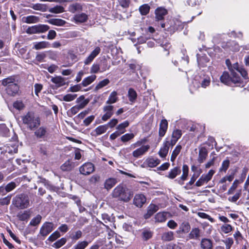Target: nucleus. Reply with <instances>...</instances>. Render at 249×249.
Here are the masks:
<instances>
[{"label":"nucleus","instance_id":"nucleus-1","mask_svg":"<svg viewBox=\"0 0 249 249\" xmlns=\"http://www.w3.org/2000/svg\"><path fill=\"white\" fill-rule=\"evenodd\" d=\"M133 196V191L123 184L118 185L112 192L113 197L125 202L129 201Z\"/></svg>","mask_w":249,"mask_h":249},{"label":"nucleus","instance_id":"nucleus-2","mask_svg":"<svg viewBox=\"0 0 249 249\" xmlns=\"http://www.w3.org/2000/svg\"><path fill=\"white\" fill-rule=\"evenodd\" d=\"M23 124L30 130H35L40 125V118L34 113L29 112L21 117Z\"/></svg>","mask_w":249,"mask_h":249},{"label":"nucleus","instance_id":"nucleus-3","mask_svg":"<svg viewBox=\"0 0 249 249\" xmlns=\"http://www.w3.org/2000/svg\"><path fill=\"white\" fill-rule=\"evenodd\" d=\"M13 204L20 209H24L29 206L30 200L28 196L21 194L16 196L13 199Z\"/></svg>","mask_w":249,"mask_h":249},{"label":"nucleus","instance_id":"nucleus-4","mask_svg":"<svg viewBox=\"0 0 249 249\" xmlns=\"http://www.w3.org/2000/svg\"><path fill=\"white\" fill-rule=\"evenodd\" d=\"M49 27L47 25L38 24L29 27L27 33L30 34L43 33L47 31Z\"/></svg>","mask_w":249,"mask_h":249},{"label":"nucleus","instance_id":"nucleus-5","mask_svg":"<svg viewBox=\"0 0 249 249\" xmlns=\"http://www.w3.org/2000/svg\"><path fill=\"white\" fill-rule=\"evenodd\" d=\"M214 173L215 171L212 169L210 170L207 174L202 175L199 179L196 182L195 184L196 186L197 187H200L205 184H206L211 180Z\"/></svg>","mask_w":249,"mask_h":249},{"label":"nucleus","instance_id":"nucleus-6","mask_svg":"<svg viewBox=\"0 0 249 249\" xmlns=\"http://www.w3.org/2000/svg\"><path fill=\"white\" fill-rule=\"evenodd\" d=\"M94 171V166L91 162L84 163L79 168V171L81 174L88 175Z\"/></svg>","mask_w":249,"mask_h":249},{"label":"nucleus","instance_id":"nucleus-7","mask_svg":"<svg viewBox=\"0 0 249 249\" xmlns=\"http://www.w3.org/2000/svg\"><path fill=\"white\" fill-rule=\"evenodd\" d=\"M146 201L145 196L142 194H136L133 198V204L138 208H142Z\"/></svg>","mask_w":249,"mask_h":249},{"label":"nucleus","instance_id":"nucleus-8","mask_svg":"<svg viewBox=\"0 0 249 249\" xmlns=\"http://www.w3.org/2000/svg\"><path fill=\"white\" fill-rule=\"evenodd\" d=\"M150 149L149 145H143L136 149L132 152V156L135 158H138L144 155Z\"/></svg>","mask_w":249,"mask_h":249},{"label":"nucleus","instance_id":"nucleus-9","mask_svg":"<svg viewBox=\"0 0 249 249\" xmlns=\"http://www.w3.org/2000/svg\"><path fill=\"white\" fill-rule=\"evenodd\" d=\"M53 230V224L50 222L44 223L40 230V233L43 236H47Z\"/></svg>","mask_w":249,"mask_h":249},{"label":"nucleus","instance_id":"nucleus-10","mask_svg":"<svg viewBox=\"0 0 249 249\" xmlns=\"http://www.w3.org/2000/svg\"><path fill=\"white\" fill-rule=\"evenodd\" d=\"M101 49L99 47H96L95 49L90 53L89 56L85 60L84 64L89 65L90 63L95 57L100 53Z\"/></svg>","mask_w":249,"mask_h":249},{"label":"nucleus","instance_id":"nucleus-11","mask_svg":"<svg viewBox=\"0 0 249 249\" xmlns=\"http://www.w3.org/2000/svg\"><path fill=\"white\" fill-rule=\"evenodd\" d=\"M168 128V122L166 119H162L160 123L159 135L160 137L164 136Z\"/></svg>","mask_w":249,"mask_h":249},{"label":"nucleus","instance_id":"nucleus-12","mask_svg":"<svg viewBox=\"0 0 249 249\" xmlns=\"http://www.w3.org/2000/svg\"><path fill=\"white\" fill-rule=\"evenodd\" d=\"M158 210V206L154 204H150L147 208V213L144 215V218L148 219L150 218Z\"/></svg>","mask_w":249,"mask_h":249},{"label":"nucleus","instance_id":"nucleus-13","mask_svg":"<svg viewBox=\"0 0 249 249\" xmlns=\"http://www.w3.org/2000/svg\"><path fill=\"white\" fill-rule=\"evenodd\" d=\"M168 13L167 10L163 7H158L155 10L156 18L157 20L164 19V17Z\"/></svg>","mask_w":249,"mask_h":249},{"label":"nucleus","instance_id":"nucleus-14","mask_svg":"<svg viewBox=\"0 0 249 249\" xmlns=\"http://www.w3.org/2000/svg\"><path fill=\"white\" fill-rule=\"evenodd\" d=\"M108 129V124L102 125L96 127L91 133L92 136L96 137L105 133Z\"/></svg>","mask_w":249,"mask_h":249},{"label":"nucleus","instance_id":"nucleus-15","mask_svg":"<svg viewBox=\"0 0 249 249\" xmlns=\"http://www.w3.org/2000/svg\"><path fill=\"white\" fill-rule=\"evenodd\" d=\"M89 99H85L84 95H81L76 99V103L77 106L81 109H83L89 103Z\"/></svg>","mask_w":249,"mask_h":249},{"label":"nucleus","instance_id":"nucleus-16","mask_svg":"<svg viewBox=\"0 0 249 249\" xmlns=\"http://www.w3.org/2000/svg\"><path fill=\"white\" fill-rule=\"evenodd\" d=\"M6 92L8 94L11 96H15L17 94L19 90V87L17 84H12V85H9V86L7 87Z\"/></svg>","mask_w":249,"mask_h":249},{"label":"nucleus","instance_id":"nucleus-17","mask_svg":"<svg viewBox=\"0 0 249 249\" xmlns=\"http://www.w3.org/2000/svg\"><path fill=\"white\" fill-rule=\"evenodd\" d=\"M168 143L167 142H163V144L158 152V154L160 158H165L167 156L169 150V148L168 147Z\"/></svg>","mask_w":249,"mask_h":249},{"label":"nucleus","instance_id":"nucleus-18","mask_svg":"<svg viewBox=\"0 0 249 249\" xmlns=\"http://www.w3.org/2000/svg\"><path fill=\"white\" fill-rule=\"evenodd\" d=\"M182 172V175L180 177V179L178 181V183L180 185H182L183 184V181L186 180L188 176L189 167L187 165L184 164L183 165Z\"/></svg>","mask_w":249,"mask_h":249},{"label":"nucleus","instance_id":"nucleus-19","mask_svg":"<svg viewBox=\"0 0 249 249\" xmlns=\"http://www.w3.org/2000/svg\"><path fill=\"white\" fill-rule=\"evenodd\" d=\"M51 81L55 84L57 88L62 87L66 84L64 78L60 76L52 77Z\"/></svg>","mask_w":249,"mask_h":249},{"label":"nucleus","instance_id":"nucleus-20","mask_svg":"<svg viewBox=\"0 0 249 249\" xmlns=\"http://www.w3.org/2000/svg\"><path fill=\"white\" fill-rule=\"evenodd\" d=\"M207 155H208V151H207V149L204 147H201L199 149V155H198V160H197L200 163L203 162V161L206 159V158L207 157Z\"/></svg>","mask_w":249,"mask_h":249},{"label":"nucleus","instance_id":"nucleus-21","mask_svg":"<svg viewBox=\"0 0 249 249\" xmlns=\"http://www.w3.org/2000/svg\"><path fill=\"white\" fill-rule=\"evenodd\" d=\"M160 160L158 158H149L146 160L145 163L149 167L153 168L160 163Z\"/></svg>","mask_w":249,"mask_h":249},{"label":"nucleus","instance_id":"nucleus-22","mask_svg":"<svg viewBox=\"0 0 249 249\" xmlns=\"http://www.w3.org/2000/svg\"><path fill=\"white\" fill-rule=\"evenodd\" d=\"M47 133V129L44 126L36 128L34 132L35 136L38 139L44 138Z\"/></svg>","mask_w":249,"mask_h":249},{"label":"nucleus","instance_id":"nucleus-23","mask_svg":"<svg viewBox=\"0 0 249 249\" xmlns=\"http://www.w3.org/2000/svg\"><path fill=\"white\" fill-rule=\"evenodd\" d=\"M201 236L200 230L197 228H193L190 233L189 234L188 237L191 239H198Z\"/></svg>","mask_w":249,"mask_h":249},{"label":"nucleus","instance_id":"nucleus-24","mask_svg":"<svg viewBox=\"0 0 249 249\" xmlns=\"http://www.w3.org/2000/svg\"><path fill=\"white\" fill-rule=\"evenodd\" d=\"M117 183V179L115 178H109L105 182L104 187L107 190L111 189Z\"/></svg>","mask_w":249,"mask_h":249},{"label":"nucleus","instance_id":"nucleus-25","mask_svg":"<svg viewBox=\"0 0 249 249\" xmlns=\"http://www.w3.org/2000/svg\"><path fill=\"white\" fill-rule=\"evenodd\" d=\"M31 7L33 8L34 10L40 11L42 12H46L48 11V6L45 4L42 3H36L33 4Z\"/></svg>","mask_w":249,"mask_h":249},{"label":"nucleus","instance_id":"nucleus-26","mask_svg":"<svg viewBox=\"0 0 249 249\" xmlns=\"http://www.w3.org/2000/svg\"><path fill=\"white\" fill-rule=\"evenodd\" d=\"M167 213L166 212H159L155 216V219L156 222H163L166 220Z\"/></svg>","mask_w":249,"mask_h":249},{"label":"nucleus","instance_id":"nucleus-27","mask_svg":"<svg viewBox=\"0 0 249 249\" xmlns=\"http://www.w3.org/2000/svg\"><path fill=\"white\" fill-rule=\"evenodd\" d=\"M74 167V163L69 160L61 166V169L64 171H68L72 170Z\"/></svg>","mask_w":249,"mask_h":249},{"label":"nucleus","instance_id":"nucleus-28","mask_svg":"<svg viewBox=\"0 0 249 249\" xmlns=\"http://www.w3.org/2000/svg\"><path fill=\"white\" fill-rule=\"evenodd\" d=\"M74 19L76 22H85L88 19V16L85 13L78 14L74 16Z\"/></svg>","mask_w":249,"mask_h":249},{"label":"nucleus","instance_id":"nucleus-29","mask_svg":"<svg viewBox=\"0 0 249 249\" xmlns=\"http://www.w3.org/2000/svg\"><path fill=\"white\" fill-rule=\"evenodd\" d=\"M69 10L73 13L79 12L82 10V6L79 3H74L70 5Z\"/></svg>","mask_w":249,"mask_h":249},{"label":"nucleus","instance_id":"nucleus-30","mask_svg":"<svg viewBox=\"0 0 249 249\" xmlns=\"http://www.w3.org/2000/svg\"><path fill=\"white\" fill-rule=\"evenodd\" d=\"M181 172L179 167H176L170 170L167 177L170 179L175 178Z\"/></svg>","mask_w":249,"mask_h":249},{"label":"nucleus","instance_id":"nucleus-31","mask_svg":"<svg viewBox=\"0 0 249 249\" xmlns=\"http://www.w3.org/2000/svg\"><path fill=\"white\" fill-rule=\"evenodd\" d=\"M50 47V43L47 41H41L34 44V49L38 50Z\"/></svg>","mask_w":249,"mask_h":249},{"label":"nucleus","instance_id":"nucleus-32","mask_svg":"<svg viewBox=\"0 0 249 249\" xmlns=\"http://www.w3.org/2000/svg\"><path fill=\"white\" fill-rule=\"evenodd\" d=\"M212 242L211 240L207 238L202 239L201 242V247L203 249H212Z\"/></svg>","mask_w":249,"mask_h":249},{"label":"nucleus","instance_id":"nucleus-33","mask_svg":"<svg viewBox=\"0 0 249 249\" xmlns=\"http://www.w3.org/2000/svg\"><path fill=\"white\" fill-rule=\"evenodd\" d=\"M128 97L129 100L131 102L134 103L137 99V93L133 89L130 88L128 91Z\"/></svg>","mask_w":249,"mask_h":249},{"label":"nucleus","instance_id":"nucleus-34","mask_svg":"<svg viewBox=\"0 0 249 249\" xmlns=\"http://www.w3.org/2000/svg\"><path fill=\"white\" fill-rule=\"evenodd\" d=\"M96 78V76L95 75H91L85 78L82 83L81 85L83 87H86L93 82Z\"/></svg>","mask_w":249,"mask_h":249},{"label":"nucleus","instance_id":"nucleus-35","mask_svg":"<svg viewBox=\"0 0 249 249\" xmlns=\"http://www.w3.org/2000/svg\"><path fill=\"white\" fill-rule=\"evenodd\" d=\"M24 21L28 24L37 23L39 20V18L35 16H29L24 18Z\"/></svg>","mask_w":249,"mask_h":249},{"label":"nucleus","instance_id":"nucleus-36","mask_svg":"<svg viewBox=\"0 0 249 249\" xmlns=\"http://www.w3.org/2000/svg\"><path fill=\"white\" fill-rule=\"evenodd\" d=\"M118 101L117 93L115 91H112L108 98L106 103L107 104H111L116 103Z\"/></svg>","mask_w":249,"mask_h":249},{"label":"nucleus","instance_id":"nucleus-37","mask_svg":"<svg viewBox=\"0 0 249 249\" xmlns=\"http://www.w3.org/2000/svg\"><path fill=\"white\" fill-rule=\"evenodd\" d=\"M48 22L56 26H63L66 23L65 20L59 18L50 19L48 20Z\"/></svg>","mask_w":249,"mask_h":249},{"label":"nucleus","instance_id":"nucleus-38","mask_svg":"<svg viewBox=\"0 0 249 249\" xmlns=\"http://www.w3.org/2000/svg\"><path fill=\"white\" fill-rule=\"evenodd\" d=\"M161 239L165 241H170L174 239V233L170 231L163 233L161 236Z\"/></svg>","mask_w":249,"mask_h":249},{"label":"nucleus","instance_id":"nucleus-39","mask_svg":"<svg viewBox=\"0 0 249 249\" xmlns=\"http://www.w3.org/2000/svg\"><path fill=\"white\" fill-rule=\"evenodd\" d=\"M49 12L54 14H59L64 12V8L61 5H56L53 7L48 9Z\"/></svg>","mask_w":249,"mask_h":249},{"label":"nucleus","instance_id":"nucleus-40","mask_svg":"<svg viewBox=\"0 0 249 249\" xmlns=\"http://www.w3.org/2000/svg\"><path fill=\"white\" fill-rule=\"evenodd\" d=\"M77 96L76 94L68 93L63 96L60 100L65 102H71L73 101Z\"/></svg>","mask_w":249,"mask_h":249},{"label":"nucleus","instance_id":"nucleus-41","mask_svg":"<svg viewBox=\"0 0 249 249\" xmlns=\"http://www.w3.org/2000/svg\"><path fill=\"white\" fill-rule=\"evenodd\" d=\"M182 149V146L180 145H178L174 150H173L171 157V160L172 161H174L175 159H176L178 155L179 154L180 152V151Z\"/></svg>","mask_w":249,"mask_h":249},{"label":"nucleus","instance_id":"nucleus-42","mask_svg":"<svg viewBox=\"0 0 249 249\" xmlns=\"http://www.w3.org/2000/svg\"><path fill=\"white\" fill-rule=\"evenodd\" d=\"M220 80L222 83L226 85H229L230 84L231 81V79L228 73L224 72H223V74L220 76Z\"/></svg>","mask_w":249,"mask_h":249},{"label":"nucleus","instance_id":"nucleus-43","mask_svg":"<svg viewBox=\"0 0 249 249\" xmlns=\"http://www.w3.org/2000/svg\"><path fill=\"white\" fill-rule=\"evenodd\" d=\"M17 217L21 221H25L30 218V214L28 211H25L23 212L19 213L17 215Z\"/></svg>","mask_w":249,"mask_h":249},{"label":"nucleus","instance_id":"nucleus-44","mask_svg":"<svg viewBox=\"0 0 249 249\" xmlns=\"http://www.w3.org/2000/svg\"><path fill=\"white\" fill-rule=\"evenodd\" d=\"M231 81L235 84L240 83L241 78L239 76V73L234 71H231Z\"/></svg>","mask_w":249,"mask_h":249},{"label":"nucleus","instance_id":"nucleus-45","mask_svg":"<svg viewBox=\"0 0 249 249\" xmlns=\"http://www.w3.org/2000/svg\"><path fill=\"white\" fill-rule=\"evenodd\" d=\"M110 81L108 79H105L100 81L95 87L94 90L95 91L98 90L99 89L106 86L109 83Z\"/></svg>","mask_w":249,"mask_h":249},{"label":"nucleus","instance_id":"nucleus-46","mask_svg":"<svg viewBox=\"0 0 249 249\" xmlns=\"http://www.w3.org/2000/svg\"><path fill=\"white\" fill-rule=\"evenodd\" d=\"M230 161L229 160H224L221 164L220 168H219V172H223L226 173L227 169L229 167Z\"/></svg>","mask_w":249,"mask_h":249},{"label":"nucleus","instance_id":"nucleus-47","mask_svg":"<svg viewBox=\"0 0 249 249\" xmlns=\"http://www.w3.org/2000/svg\"><path fill=\"white\" fill-rule=\"evenodd\" d=\"M150 8L147 4H144L140 7L139 11L142 15H146L149 12Z\"/></svg>","mask_w":249,"mask_h":249},{"label":"nucleus","instance_id":"nucleus-48","mask_svg":"<svg viewBox=\"0 0 249 249\" xmlns=\"http://www.w3.org/2000/svg\"><path fill=\"white\" fill-rule=\"evenodd\" d=\"M12 84H16L15 79L13 77L5 78L2 81V85L6 86L7 87H8L9 85H12Z\"/></svg>","mask_w":249,"mask_h":249},{"label":"nucleus","instance_id":"nucleus-49","mask_svg":"<svg viewBox=\"0 0 249 249\" xmlns=\"http://www.w3.org/2000/svg\"><path fill=\"white\" fill-rule=\"evenodd\" d=\"M134 136L135 135L133 133H127L123 135L121 140L123 142H125L133 139Z\"/></svg>","mask_w":249,"mask_h":249},{"label":"nucleus","instance_id":"nucleus-50","mask_svg":"<svg viewBox=\"0 0 249 249\" xmlns=\"http://www.w3.org/2000/svg\"><path fill=\"white\" fill-rule=\"evenodd\" d=\"M89 245V242L86 241L79 242L74 247V249H85Z\"/></svg>","mask_w":249,"mask_h":249},{"label":"nucleus","instance_id":"nucleus-51","mask_svg":"<svg viewBox=\"0 0 249 249\" xmlns=\"http://www.w3.org/2000/svg\"><path fill=\"white\" fill-rule=\"evenodd\" d=\"M67 241V240L65 238H62L56 242H55L52 246L56 249H58L64 245Z\"/></svg>","mask_w":249,"mask_h":249},{"label":"nucleus","instance_id":"nucleus-52","mask_svg":"<svg viewBox=\"0 0 249 249\" xmlns=\"http://www.w3.org/2000/svg\"><path fill=\"white\" fill-rule=\"evenodd\" d=\"M199 175V174L196 176L195 174L193 175V176L192 177V178H191L190 181L186 184V186H184V188L186 190L192 189V187H191L190 186L192 185L194 183L196 178L198 177Z\"/></svg>","mask_w":249,"mask_h":249},{"label":"nucleus","instance_id":"nucleus-53","mask_svg":"<svg viewBox=\"0 0 249 249\" xmlns=\"http://www.w3.org/2000/svg\"><path fill=\"white\" fill-rule=\"evenodd\" d=\"M221 230L224 233H228L232 231V227L230 224H225L221 227Z\"/></svg>","mask_w":249,"mask_h":249},{"label":"nucleus","instance_id":"nucleus-54","mask_svg":"<svg viewBox=\"0 0 249 249\" xmlns=\"http://www.w3.org/2000/svg\"><path fill=\"white\" fill-rule=\"evenodd\" d=\"M182 135V131L179 129H176L174 130L172 134V138L177 140H178L181 137Z\"/></svg>","mask_w":249,"mask_h":249},{"label":"nucleus","instance_id":"nucleus-55","mask_svg":"<svg viewBox=\"0 0 249 249\" xmlns=\"http://www.w3.org/2000/svg\"><path fill=\"white\" fill-rule=\"evenodd\" d=\"M241 196V190H239L233 196L229 197L228 200L232 202H235Z\"/></svg>","mask_w":249,"mask_h":249},{"label":"nucleus","instance_id":"nucleus-56","mask_svg":"<svg viewBox=\"0 0 249 249\" xmlns=\"http://www.w3.org/2000/svg\"><path fill=\"white\" fill-rule=\"evenodd\" d=\"M180 229L184 233L188 232L190 230V226L188 222H183L180 227Z\"/></svg>","mask_w":249,"mask_h":249},{"label":"nucleus","instance_id":"nucleus-57","mask_svg":"<svg viewBox=\"0 0 249 249\" xmlns=\"http://www.w3.org/2000/svg\"><path fill=\"white\" fill-rule=\"evenodd\" d=\"M41 219V216L40 215H37L31 220L30 225L33 226H36L40 222Z\"/></svg>","mask_w":249,"mask_h":249},{"label":"nucleus","instance_id":"nucleus-58","mask_svg":"<svg viewBox=\"0 0 249 249\" xmlns=\"http://www.w3.org/2000/svg\"><path fill=\"white\" fill-rule=\"evenodd\" d=\"M17 186V184L15 182L11 181L8 183L5 187L7 192L8 193L15 189Z\"/></svg>","mask_w":249,"mask_h":249},{"label":"nucleus","instance_id":"nucleus-59","mask_svg":"<svg viewBox=\"0 0 249 249\" xmlns=\"http://www.w3.org/2000/svg\"><path fill=\"white\" fill-rule=\"evenodd\" d=\"M129 123L127 121H124V122L119 124L116 128L119 131H124V129L129 125Z\"/></svg>","mask_w":249,"mask_h":249},{"label":"nucleus","instance_id":"nucleus-60","mask_svg":"<svg viewBox=\"0 0 249 249\" xmlns=\"http://www.w3.org/2000/svg\"><path fill=\"white\" fill-rule=\"evenodd\" d=\"M94 119H95L94 115H90V116L87 117L83 121L84 125L86 126H89L91 124V123L94 120Z\"/></svg>","mask_w":249,"mask_h":249},{"label":"nucleus","instance_id":"nucleus-61","mask_svg":"<svg viewBox=\"0 0 249 249\" xmlns=\"http://www.w3.org/2000/svg\"><path fill=\"white\" fill-rule=\"evenodd\" d=\"M238 183H239V181L237 179H236L234 181L231 186V188L229 189V190L228 191L227 194L228 195L233 194L234 190L236 189Z\"/></svg>","mask_w":249,"mask_h":249},{"label":"nucleus","instance_id":"nucleus-62","mask_svg":"<svg viewBox=\"0 0 249 249\" xmlns=\"http://www.w3.org/2000/svg\"><path fill=\"white\" fill-rule=\"evenodd\" d=\"M197 214L200 217L202 218L207 219L212 222H213L214 221V219L212 217H211L210 215L206 213L199 212Z\"/></svg>","mask_w":249,"mask_h":249},{"label":"nucleus","instance_id":"nucleus-63","mask_svg":"<svg viewBox=\"0 0 249 249\" xmlns=\"http://www.w3.org/2000/svg\"><path fill=\"white\" fill-rule=\"evenodd\" d=\"M13 107L18 110H21L24 107V105L22 101H17L14 103Z\"/></svg>","mask_w":249,"mask_h":249},{"label":"nucleus","instance_id":"nucleus-64","mask_svg":"<svg viewBox=\"0 0 249 249\" xmlns=\"http://www.w3.org/2000/svg\"><path fill=\"white\" fill-rule=\"evenodd\" d=\"M60 236L59 232L57 231H54L49 237L48 240L50 241H53Z\"/></svg>","mask_w":249,"mask_h":249}]
</instances>
